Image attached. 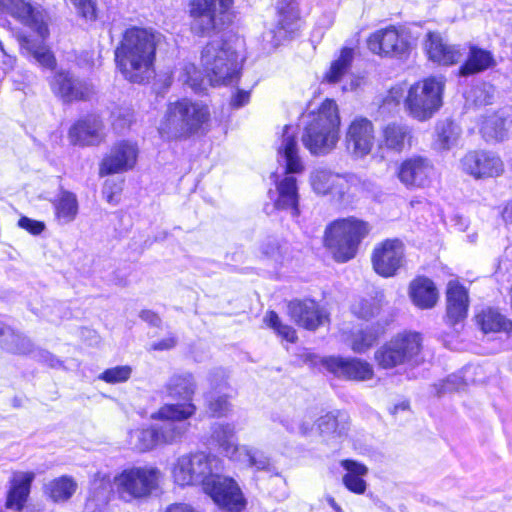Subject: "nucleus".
Instances as JSON below:
<instances>
[{"label":"nucleus","instance_id":"f257e3e1","mask_svg":"<svg viewBox=\"0 0 512 512\" xmlns=\"http://www.w3.org/2000/svg\"><path fill=\"white\" fill-rule=\"evenodd\" d=\"M157 34L146 28L131 27L125 30L115 49L117 68L132 83H144L154 74Z\"/></svg>","mask_w":512,"mask_h":512},{"label":"nucleus","instance_id":"f03ea898","mask_svg":"<svg viewBox=\"0 0 512 512\" xmlns=\"http://www.w3.org/2000/svg\"><path fill=\"white\" fill-rule=\"evenodd\" d=\"M211 119L210 109L202 101L182 98L167 104L158 131L163 139L182 140L204 134Z\"/></svg>","mask_w":512,"mask_h":512},{"label":"nucleus","instance_id":"7ed1b4c3","mask_svg":"<svg viewBox=\"0 0 512 512\" xmlns=\"http://www.w3.org/2000/svg\"><path fill=\"white\" fill-rule=\"evenodd\" d=\"M0 9L36 32L41 40L19 36L18 41L22 53L33 58L41 67L54 69L56 59L50 49L43 43L49 33L43 12L35 9L27 0H0Z\"/></svg>","mask_w":512,"mask_h":512},{"label":"nucleus","instance_id":"20e7f679","mask_svg":"<svg viewBox=\"0 0 512 512\" xmlns=\"http://www.w3.org/2000/svg\"><path fill=\"white\" fill-rule=\"evenodd\" d=\"M340 117L334 100L326 99L306 116L302 143L312 155H326L339 140Z\"/></svg>","mask_w":512,"mask_h":512},{"label":"nucleus","instance_id":"39448f33","mask_svg":"<svg viewBox=\"0 0 512 512\" xmlns=\"http://www.w3.org/2000/svg\"><path fill=\"white\" fill-rule=\"evenodd\" d=\"M200 60L205 76L212 86L230 85L239 78L240 56L227 41L217 39L207 43Z\"/></svg>","mask_w":512,"mask_h":512},{"label":"nucleus","instance_id":"423d86ee","mask_svg":"<svg viewBox=\"0 0 512 512\" xmlns=\"http://www.w3.org/2000/svg\"><path fill=\"white\" fill-rule=\"evenodd\" d=\"M193 402L166 403L151 414L156 438L160 446L181 443L190 430L188 420L195 415Z\"/></svg>","mask_w":512,"mask_h":512},{"label":"nucleus","instance_id":"0eeeda50","mask_svg":"<svg viewBox=\"0 0 512 512\" xmlns=\"http://www.w3.org/2000/svg\"><path fill=\"white\" fill-rule=\"evenodd\" d=\"M369 225L354 217L332 222L325 230V246L340 263L354 258L360 242L368 235Z\"/></svg>","mask_w":512,"mask_h":512},{"label":"nucleus","instance_id":"6e6552de","mask_svg":"<svg viewBox=\"0 0 512 512\" xmlns=\"http://www.w3.org/2000/svg\"><path fill=\"white\" fill-rule=\"evenodd\" d=\"M211 441L232 462L252 467L256 470H270V458L263 451L237 444L236 431L233 424L215 422L211 426Z\"/></svg>","mask_w":512,"mask_h":512},{"label":"nucleus","instance_id":"1a4fd4ad","mask_svg":"<svg viewBox=\"0 0 512 512\" xmlns=\"http://www.w3.org/2000/svg\"><path fill=\"white\" fill-rule=\"evenodd\" d=\"M161 472L152 466H133L113 478V488L119 499L132 502L149 497L158 489Z\"/></svg>","mask_w":512,"mask_h":512},{"label":"nucleus","instance_id":"9d476101","mask_svg":"<svg viewBox=\"0 0 512 512\" xmlns=\"http://www.w3.org/2000/svg\"><path fill=\"white\" fill-rule=\"evenodd\" d=\"M222 460L205 452L185 454L173 464L172 477L179 486L202 485L203 489L215 472L222 471Z\"/></svg>","mask_w":512,"mask_h":512},{"label":"nucleus","instance_id":"9b49d317","mask_svg":"<svg viewBox=\"0 0 512 512\" xmlns=\"http://www.w3.org/2000/svg\"><path fill=\"white\" fill-rule=\"evenodd\" d=\"M234 0H190L192 31L201 36L223 29L231 22Z\"/></svg>","mask_w":512,"mask_h":512},{"label":"nucleus","instance_id":"f8f14e48","mask_svg":"<svg viewBox=\"0 0 512 512\" xmlns=\"http://www.w3.org/2000/svg\"><path fill=\"white\" fill-rule=\"evenodd\" d=\"M444 82L430 77L415 83L408 90L405 107L408 114L418 121H426L442 106Z\"/></svg>","mask_w":512,"mask_h":512},{"label":"nucleus","instance_id":"ddd939ff","mask_svg":"<svg viewBox=\"0 0 512 512\" xmlns=\"http://www.w3.org/2000/svg\"><path fill=\"white\" fill-rule=\"evenodd\" d=\"M422 348V338L419 333L405 332L396 335L390 341L379 347L374 359L383 369L417 362Z\"/></svg>","mask_w":512,"mask_h":512},{"label":"nucleus","instance_id":"4468645a","mask_svg":"<svg viewBox=\"0 0 512 512\" xmlns=\"http://www.w3.org/2000/svg\"><path fill=\"white\" fill-rule=\"evenodd\" d=\"M204 492L215 504L230 512H241L246 507V499L238 483L231 477L215 472L206 483Z\"/></svg>","mask_w":512,"mask_h":512},{"label":"nucleus","instance_id":"2eb2a0df","mask_svg":"<svg viewBox=\"0 0 512 512\" xmlns=\"http://www.w3.org/2000/svg\"><path fill=\"white\" fill-rule=\"evenodd\" d=\"M372 265L382 277H392L405 263V247L399 239H386L377 244L372 253Z\"/></svg>","mask_w":512,"mask_h":512},{"label":"nucleus","instance_id":"dca6fc26","mask_svg":"<svg viewBox=\"0 0 512 512\" xmlns=\"http://www.w3.org/2000/svg\"><path fill=\"white\" fill-rule=\"evenodd\" d=\"M367 45L374 54L390 57H402L410 49L407 33L394 26L380 29L371 34Z\"/></svg>","mask_w":512,"mask_h":512},{"label":"nucleus","instance_id":"f3484780","mask_svg":"<svg viewBox=\"0 0 512 512\" xmlns=\"http://www.w3.org/2000/svg\"><path fill=\"white\" fill-rule=\"evenodd\" d=\"M52 92L65 103L88 100L94 87L88 80L75 77L66 70L57 71L50 80Z\"/></svg>","mask_w":512,"mask_h":512},{"label":"nucleus","instance_id":"a211bd4d","mask_svg":"<svg viewBox=\"0 0 512 512\" xmlns=\"http://www.w3.org/2000/svg\"><path fill=\"white\" fill-rule=\"evenodd\" d=\"M462 170L475 179L498 177L504 172V163L492 151H469L461 159Z\"/></svg>","mask_w":512,"mask_h":512},{"label":"nucleus","instance_id":"6ab92c4d","mask_svg":"<svg viewBox=\"0 0 512 512\" xmlns=\"http://www.w3.org/2000/svg\"><path fill=\"white\" fill-rule=\"evenodd\" d=\"M375 143L374 126L366 118L354 119L346 133V146L351 155L362 159L370 154Z\"/></svg>","mask_w":512,"mask_h":512},{"label":"nucleus","instance_id":"aec40b11","mask_svg":"<svg viewBox=\"0 0 512 512\" xmlns=\"http://www.w3.org/2000/svg\"><path fill=\"white\" fill-rule=\"evenodd\" d=\"M138 148L134 143L121 141L116 143L100 165V174L121 173L132 169L137 161Z\"/></svg>","mask_w":512,"mask_h":512},{"label":"nucleus","instance_id":"412c9836","mask_svg":"<svg viewBox=\"0 0 512 512\" xmlns=\"http://www.w3.org/2000/svg\"><path fill=\"white\" fill-rule=\"evenodd\" d=\"M310 182L315 193L329 195L337 202L344 200L349 188V177L325 169H316L310 175Z\"/></svg>","mask_w":512,"mask_h":512},{"label":"nucleus","instance_id":"4be33fe9","mask_svg":"<svg viewBox=\"0 0 512 512\" xmlns=\"http://www.w3.org/2000/svg\"><path fill=\"white\" fill-rule=\"evenodd\" d=\"M322 363L329 372L350 380L365 381L374 374L371 364L357 358L328 357Z\"/></svg>","mask_w":512,"mask_h":512},{"label":"nucleus","instance_id":"5701e85b","mask_svg":"<svg viewBox=\"0 0 512 512\" xmlns=\"http://www.w3.org/2000/svg\"><path fill=\"white\" fill-rule=\"evenodd\" d=\"M434 174V167L428 159L413 157L400 165L398 178L406 187L421 188L430 184Z\"/></svg>","mask_w":512,"mask_h":512},{"label":"nucleus","instance_id":"b1692460","mask_svg":"<svg viewBox=\"0 0 512 512\" xmlns=\"http://www.w3.org/2000/svg\"><path fill=\"white\" fill-rule=\"evenodd\" d=\"M278 21L270 31L272 45L277 47L282 41L291 37L298 29L299 13L295 0L277 1Z\"/></svg>","mask_w":512,"mask_h":512},{"label":"nucleus","instance_id":"393cba45","mask_svg":"<svg viewBox=\"0 0 512 512\" xmlns=\"http://www.w3.org/2000/svg\"><path fill=\"white\" fill-rule=\"evenodd\" d=\"M291 319L299 326L315 330L327 320V313L314 300H295L288 305Z\"/></svg>","mask_w":512,"mask_h":512},{"label":"nucleus","instance_id":"a878e982","mask_svg":"<svg viewBox=\"0 0 512 512\" xmlns=\"http://www.w3.org/2000/svg\"><path fill=\"white\" fill-rule=\"evenodd\" d=\"M278 161L285 166L286 173L297 174L304 170V163L299 156L296 128L291 125H285L283 128L278 147Z\"/></svg>","mask_w":512,"mask_h":512},{"label":"nucleus","instance_id":"bb28decb","mask_svg":"<svg viewBox=\"0 0 512 512\" xmlns=\"http://www.w3.org/2000/svg\"><path fill=\"white\" fill-rule=\"evenodd\" d=\"M104 125L98 116H87L77 121L69 130V139L72 144L80 146H93L100 144L104 139Z\"/></svg>","mask_w":512,"mask_h":512},{"label":"nucleus","instance_id":"cd10ccee","mask_svg":"<svg viewBox=\"0 0 512 512\" xmlns=\"http://www.w3.org/2000/svg\"><path fill=\"white\" fill-rule=\"evenodd\" d=\"M424 48L428 58L441 65H453L463 56L459 46L448 44L437 32L427 33Z\"/></svg>","mask_w":512,"mask_h":512},{"label":"nucleus","instance_id":"c85d7f7f","mask_svg":"<svg viewBox=\"0 0 512 512\" xmlns=\"http://www.w3.org/2000/svg\"><path fill=\"white\" fill-rule=\"evenodd\" d=\"M469 307L468 291L456 280H450L446 290V312L448 322L459 323L467 316Z\"/></svg>","mask_w":512,"mask_h":512},{"label":"nucleus","instance_id":"c756f323","mask_svg":"<svg viewBox=\"0 0 512 512\" xmlns=\"http://www.w3.org/2000/svg\"><path fill=\"white\" fill-rule=\"evenodd\" d=\"M35 478L33 472H15L11 480V487L9 489L6 501V507L22 510L24 504L30 493V487Z\"/></svg>","mask_w":512,"mask_h":512},{"label":"nucleus","instance_id":"7c9ffc66","mask_svg":"<svg viewBox=\"0 0 512 512\" xmlns=\"http://www.w3.org/2000/svg\"><path fill=\"white\" fill-rule=\"evenodd\" d=\"M410 137L411 130L407 125L390 123L382 129L378 148L380 151L400 153Z\"/></svg>","mask_w":512,"mask_h":512},{"label":"nucleus","instance_id":"2f4dec72","mask_svg":"<svg viewBox=\"0 0 512 512\" xmlns=\"http://www.w3.org/2000/svg\"><path fill=\"white\" fill-rule=\"evenodd\" d=\"M412 302L421 309H430L438 300V291L432 280L427 277L414 279L409 286Z\"/></svg>","mask_w":512,"mask_h":512},{"label":"nucleus","instance_id":"473e14b6","mask_svg":"<svg viewBox=\"0 0 512 512\" xmlns=\"http://www.w3.org/2000/svg\"><path fill=\"white\" fill-rule=\"evenodd\" d=\"M385 333V326L379 322L352 331L347 343L355 353H365Z\"/></svg>","mask_w":512,"mask_h":512},{"label":"nucleus","instance_id":"72a5a7b5","mask_svg":"<svg viewBox=\"0 0 512 512\" xmlns=\"http://www.w3.org/2000/svg\"><path fill=\"white\" fill-rule=\"evenodd\" d=\"M54 217L58 224L67 225L73 222L79 212L77 196L67 190H61L52 201Z\"/></svg>","mask_w":512,"mask_h":512},{"label":"nucleus","instance_id":"f704fd0d","mask_svg":"<svg viewBox=\"0 0 512 512\" xmlns=\"http://www.w3.org/2000/svg\"><path fill=\"white\" fill-rule=\"evenodd\" d=\"M197 388L194 376L189 372L172 375L165 385L167 395L173 399L192 402Z\"/></svg>","mask_w":512,"mask_h":512},{"label":"nucleus","instance_id":"c9c22d12","mask_svg":"<svg viewBox=\"0 0 512 512\" xmlns=\"http://www.w3.org/2000/svg\"><path fill=\"white\" fill-rule=\"evenodd\" d=\"M278 198L275 202L277 209L290 210L291 215H299L298 209V187L294 176H285L277 185Z\"/></svg>","mask_w":512,"mask_h":512},{"label":"nucleus","instance_id":"e433bc0d","mask_svg":"<svg viewBox=\"0 0 512 512\" xmlns=\"http://www.w3.org/2000/svg\"><path fill=\"white\" fill-rule=\"evenodd\" d=\"M496 65L493 54L477 46H471L465 63L460 67L461 76H469L490 69Z\"/></svg>","mask_w":512,"mask_h":512},{"label":"nucleus","instance_id":"4c0bfd02","mask_svg":"<svg viewBox=\"0 0 512 512\" xmlns=\"http://www.w3.org/2000/svg\"><path fill=\"white\" fill-rule=\"evenodd\" d=\"M348 424L349 416L339 410L329 412L317 421L320 434L326 439L343 436L348 430Z\"/></svg>","mask_w":512,"mask_h":512},{"label":"nucleus","instance_id":"58836bf2","mask_svg":"<svg viewBox=\"0 0 512 512\" xmlns=\"http://www.w3.org/2000/svg\"><path fill=\"white\" fill-rule=\"evenodd\" d=\"M341 465L347 471L343 476L344 486L355 494H363L367 488L363 478L367 475L368 468L354 460H343Z\"/></svg>","mask_w":512,"mask_h":512},{"label":"nucleus","instance_id":"ea45409f","mask_svg":"<svg viewBox=\"0 0 512 512\" xmlns=\"http://www.w3.org/2000/svg\"><path fill=\"white\" fill-rule=\"evenodd\" d=\"M461 135V128L451 120H442L436 124L434 147L440 151H447L457 145Z\"/></svg>","mask_w":512,"mask_h":512},{"label":"nucleus","instance_id":"a19ab883","mask_svg":"<svg viewBox=\"0 0 512 512\" xmlns=\"http://www.w3.org/2000/svg\"><path fill=\"white\" fill-rule=\"evenodd\" d=\"M0 345L4 350L14 354H27L32 350V343L27 337L2 323H0Z\"/></svg>","mask_w":512,"mask_h":512},{"label":"nucleus","instance_id":"79ce46f5","mask_svg":"<svg viewBox=\"0 0 512 512\" xmlns=\"http://www.w3.org/2000/svg\"><path fill=\"white\" fill-rule=\"evenodd\" d=\"M77 489L76 481L67 475L55 478L45 485V493L54 502L69 500Z\"/></svg>","mask_w":512,"mask_h":512},{"label":"nucleus","instance_id":"37998d69","mask_svg":"<svg viewBox=\"0 0 512 512\" xmlns=\"http://www.w3.org/2000/svg\"><path fill=\"white\" fill-rule=\"evenodd\" d=\"M128 446L138 452H146L160 446L153 424L148 428H136L128 432Z\"/></svg>","mask_w":512,"mask_h":512},{"label":"nucleus","instance_id":"c03bdc74","mask_svg":"<svg viewBox=\"0 0 512 512\" xmlns=\"http://www.w3.org/2000/svg\"><path fill=\"white\" fill-rule=\"evenodd\" d=\"M476 318L484 333L508 332L512 329V322L493 308L484 309Z\"/></svg>","mask_w":512,"mask_h":512},{"label":"nucleus","instance_id":"a18cd8bd","mask_svg":"<svg viewBox=\"0 0 512 512\" xmlns=\"http://www.w3.org/2000/svg\"><path fill=\"white\" fill-rule=\"evenodd\" d=\"M353 50L343 48L339 57L331 63L330 69L324 76V80L330 84L339 82L349 70L353 60Z\"/></svg>","mask_w":512,"mask_h":512},{"label":"nucleus","instance_id":"49530a36","mask_svg":"<svg viewBox=\"0 0 512 512\" xmlns=\"http://www.w3.org/2000/svg\"><path fill=\"white\" fill-rule=\"evenodd\" d=\"M288 250L287 242L281 243L275 237H267L260 245L262 256L275 264H282L284 262Z\"/></svg>","mask_w":512,"mask_h":512},{"label":"nucleus","instance_id":"de8ad7c7","mask_svg":"<svg viewBox=\"0 0 512 512\" xmlns=\"http://www.w3.org/2000/svg\"><path fill=\"white\" fill-rule=\"evenodd\" d=\"M480 131L486 141L502 140L505 137V119L498 114L489 115L483 119Z\"/></svg>","mask_w":512,"mask_h":512},{"label":"nucleus","instance_id":"09e8293b","mask_svg":"<svg viewBox=\"0 0 512 512\" xmlns=\"http://www.w3.org/2000/svg\"><path fill=\"white\" fill-rule=\"evenodd\" d=\"M113 488V480L103 472H97L93 475L90 482V495L96 500L106 502L108 495Z\"/></svg>","mask_w":512,"mask_h":512},{"label":"nucleus","instance_id":"8fccbe9b","mask_svg":"<svg viewBox=\"0 0 512 512\" xmlns=\"http://www.w3.org/2000/svg\"><path fill=\"white\" fill-rule=\"evenodd\" d=\"M228 397V391L208 392V409L213 416L222 417L227 415V413L230 411V403L228 402Z\"/></svg>","mask_w":512,"mask_h":512},{"label":"nucleus","instance_id":"3c124183","mask_svg":"<svg viewBox=\"0 0 512 512\" xmlns=\"http://www.w3.org/2000/svg\"><path fill=\"white\" fill-rule=\"evenodd\" d=\"M265 324L272 328L278 335L288 342H295L297 339L296 331L285 324H282L278 314L274 311H269L264 317Z\"/></svg>","mask_w":512,"mask_h":512},{"label":"nucleus","instance_id":"603ef678","mask_svg":"<svg viewBox=\"0 0 512 512\" xmlns=\"http://www.w3.org/2000/svg\"><path fill=\"white\" fill-rule=\"evenodd\" d=\"M179 79L188 85L194 92L199 93L203 90V79L196 66L192 63H186L182 67Z\"/></svg>","mask_w":512,"mask_h":512},{"label":"nucleus","instance_id":"864d4df0","mask_svg":"<svg viewBox=\"0 0 512 512\" xmlns=\"http://www.w3.org/2000/svg\"><path fill=\"white\" fill-rule=\"evenodd\" d=\"M132 374V368L128 365L116 366L106 369L99 375V379L109 384L126 382Z\"/></svg>","mask_w":512,"mask_h":512},{"label":"nucleus","instance_id":"5fc2aeb1","mask_svg":"<svg viewBox=\"0 0 512 512\" xmlns=\"http://www.w3.org/2000/svg\"><path fill=\"white\" fill-rule=\"evenodd\" d=\"M228 375L223 368H214L208 374V382L210 385L209 392H225L229 391L230 387L227 382Z\"/></svg>","mask_w":512,"mask_h":512},{"label":"nucleus","instance_id":"6e6d98bb","mask_svg":"<svg viewBox=\"0 0 512 512\" xmlns=\"http://www.w3.org/2000/svg\"><path fill=\"white\" fill-rule=\"evenodd\" d=\"M352 311L357 317L369 320L378 315L379 307L374 303V301L361 300L353 305Z\"/></svg>","mask_w":512,"mask_h":512},{"label":"nucleus","instance_id":"4d7b16f0","mask_svg":"<svg viewBox=\"0 0 512 512\" xmlns=\"http://www.w3.org/2000/svg\"><path fill=\"white\" fill-rule=\"evenodd\" d=\"M79 14L86 20L97 18V8L94 0H71Z\"/></svg>","mask_w":512,"mask_h":512},{"label":"nucleus","instance_id":"13d9d810","mask_svg":"<svg viewBox=\"0 0 512 512\" xmlns=\"http://www.w3.org/2000/svg\"><path fill=\"white\" fill-rule=\"evenodd\" d=\"M465 386V383L461 376L459 375H450L448 376L444 381L441 382V388L442 390L436 392L438 396L447 393V392H453V391H459L463 389Z\"/></svg>","mask_w":512,"mask_h":512},{"label":"nucleus","instance_id":"bf43d9fd","mask_svg":"<svg viewBox=\"0 0 512 512\" xmlns=\"http://www.w3.org/2000/svg\"><path fill=\"white\" fill-rule=\"evenodd\" d=\"M18 226L32 235H39L41 234L45 229L44 222L37 221L34 219H31L26 216H22L18 221Z\"/></svg>","mask_w":512,"mask_h":512},{"label":"nucleus","instance_id":"052dcab7","mask_svg":"<svg viewBox=\"0 0 512 512\" xmlns=\"http://www.w3.org/2000/svg\"><path fill=\"white\" fill-rule=\"evenodd\" d=\"M283 425L290 432H298L300 434H307L311 430L310 422L294 423V421H292L291 423H289L287 420H284Z\"/></svg>","mask_w":512,"mask_h":512},{"label":"nucleus","instance_id":"680f3d73","mask_svg":"<svg viewBox=\"0 0 512 512\" xmlns=\"http://www.w3.org/2000/svg\"><path fill=\"white\" fill-rule=\"evenodd\" d=\"M37 357L39 361L47 364L48 366L52 368H56L61 365V362L59 359H57L54 355H52L48 351L41 350L37 353Z\"/></svg>","mask_w":512,"mask_h":512},{"label":"nucleus","instance_id":"e2e57ef3","mask_svg":"<svg viewBox=\"0 0 512 512\" xmlns=\"http://www.w3.org/2000/svg\"><path fill=\"white\" fill-rule=\"evenodd\" d=\"M250 94L247 91L239 90L231 100V105L234 108H240L249 102Z\"/></svg>","mask_w":512,"mask_h":512},{"label":"nucleus","instance_id":"0e129e2a","mask_svg":"<svg viewBox=\"0 0 512 512\" xmlns=\"http://www.w3.org/2000/svg\"><path fill=\"white\" fill-rule=\"evenodd\" d=\"M177 339L174 336H168L158 342L152 344L153 350H169L175 347Z\"/></svg>","mask_w":512,"mask_h":512},{"label":"nucleus","instance_id":"69168bd1","mask_svg":"<svg viewBox=\"0 0 512 512\" xmlns=\"http://www.w3.org/2000/svg\"><path fill=\"white\" fill-rule=\"evenodd\" d=\"M140 318L152 326H159L161 323L159 316L151 310H143L140 313Z\"/></svg>","mask_w":512,"mask_h":512},{"label":"nucleus","instance_id":"338daca9","mask_svg":"<svg viewBox=\"0 0 512 512\" xmlns=\"http://www.w3.org/2000/svg\"><path fill=\"white\" fill-rule=\"evenodd\" d=\"M165 512H197L191 505L187 503H174L169 505Z\"/></svg>","mask_w":512,"mask_h":512},{"label":"nucleus","instance_id":"774afa93","mask_svg":"<svg viewBox=\"0 0 512 512\" xmlns=\"http://www.w3.org/2000/svg\"><path fill=\"white\" fill-rule=\"evenodd\" d=\"M14 63H15L14 57L7 55L6 53H3L1 64H0V67L3 71L7 72V71L11 70L14 66Z\"/></svg>","mask_w":512,"mask_h":512}]
</instances>
